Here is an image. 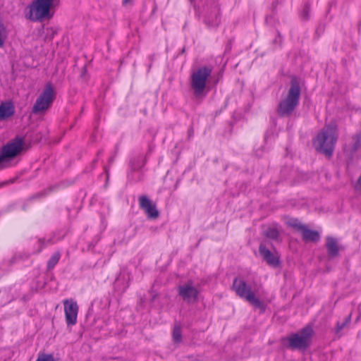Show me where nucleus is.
<instances>
[{"label": "nucleus", "instance_id": "nucleus-15", "mask_svg": "<svg viewBox=\"0 0 361 361\" xmlns=\"http://www.w3.org/2000/svg\"><path fill=\"white\" fill-rule=\"evenodd\" d=\"M14 114L13 105L10 102H4L0 105V119H5Z\"/></svg>", "mask_w": 361, "mask_h": 361}, {"label": "nucleus", "instance_id": "nucleus-28", "mask_svg": "<svg viewBox=\"0 0 361 361\" xmlns=\"http://www.w3.org/2000/svg\"><path fill=\"white\" fill-rule=\"evenodd\" d=\"M281 41H282L281 36L280 35V34H278V36H277V37L274 39V42H275L276 43L281 44Z\"/></svg>", "mask_w": 361, "mask_h": 361}, {"label": "nucleus", "instance_id": "nucleus-26", "mask_svg": "<svg viewBox=\"0 0 361 361\" xmlns=\"http://www.w3.org/2000/svg\"><path fill=\"white\" fill-rule=\"evenodd\" d=\"M354 148L355 149L361 147V132L354 137Z\"/></svg>", "mask_w": 361, "mask_h": 361}, {"label": "nucleus", "instance_id": "nucleus-6", "mask_svg": "<svg viewBox=\"0 0 361 361\" xmlns=\"http://www.w3.org/2000/svg\"><path fill=\"white\" fill-rule=\"evenodd\" d=\"M233 290L240 298L246 300L250 305L262 310H265L264 303L256 297L251 286L243 278H235L233 282Z\"/></svg>", "mask_w": 361, "mask_h": 361}, {"label": "nucleus", "instance_id": "nucleus-13", "mask_svg": "<svg viewBox=\"0 0 361 361\" xmlns=\"http://www.w3.org/2000/svg\"><path fill=\"white\" fill-rule=\"evenodd\" d=\"M325 247L329 259H334L339 255L341 245L337 238L333 236H327L326 238Z\"/></svg>", "mask_w": 361, "mask_h": 361}, {"label": "nucleus", "instance_id": "nucleus-29", "mask_svg": "<svg viewBox=\"0 0 361 361\" xmlns=\"http://www.w3.org/2000/svg\"><path fill=\"white\" fill-rule=\"evenodd\" d=\"M130 0H123V4L126 5L130 2Z\"/></svg>", "mask_w": 361, "mask_h": 361}, {"label": "nucleus", "instance_id": "nucleus-27", "mask_svg": "<svg viewBox=\"0 0 361 361\" xmlns=\"http://www.w3.org/2000/svg\"><path fill=\"white\" fill-rule=\"evenodd\" d=\"M222 75H223V71H219L218 73L217 78L214 82V84H217L218 83L219 79L222 77Z\"/></svg>", "mask_w": 361, "mask_h": 361}, {"label": "nucleus", "instance_id": "nucleus-8", "mask_svg": "<svg viewBox=\"0 0 361 361\" xmlns=\"http://www.w3.org/2000/svg\"><path fill=\"white\" fill-rule=\"evenodd\" d=\"M24 139L17 136L0 149V156L4 162L9 161L19 155L24 149Z\"/></svg>", "mask_w": 361, "mask_h": 361}, {"label": "nucleus", "instance_id": "nucleus-4", "mask_svg": "<svg viewBox=\"0 0 361 361\" xmlns=\"http://www.w3.org/2000/svg\"><path fill=\"white\" fill-rule=\"evenodd\" d=\"M55 0H33L27 7L25 16L32 22H42L53 16L51 9Z\"/></svg>", "mask_w": 361, "mask_h": 361}, {"label": "nucleus", "instance_id": "nucleus-3", "mask_svg": "<svg viewBox=\"0 0 361 361\" xmlns=\"http://www.w3.org/2000/svg\"><path fill=\"white\" fill-rule=\"evenodd\" d=\"M300 87L296 79H293L286 94L282 95L278 104L277 113L280 116H290L299 104Z\"/></svg>", "mask_w": 361, "mask_h": 361}, {"label": "nucleus", "instance_id": "nucleus-14", "mask_svg": "<svg viewBox=\"0 0 361 361\" xmlns=\"http://www.w3.org/2000/svg\"><path fill=\"white\" fill-rule=\"evenodd\" d=\"M139 203L141 209H144L149 219H156L159 216V212L156 206L153 204L151 200L146 196L142 195L139 197Z\"/></svg>", "mask_w": 361, "mask_h": 361}, {"label": "nucleus", "instance_id": "nucleus-16", "mask_svg": "<svg viewBox=\"0 0 361 361\" xmlns=\"http://www.w3.org/2000/svg\"><path fill=\"white\" fill-rule=\"evenodd\" d=\"M128 286V282L126 281V276L121 274L118 276L114 283L115 288L121 292L125 291Z\"/></svg>", "mask_w": 361, "mask_h": 361}, {"label": "nucleus", "instance_id": "nucleus-30", "mask_svg": "<svg viewBox=\"0 0 361 361\" xmlns=\"http://www.w3.org/2000/svg\"><path fill=\"white\" fill-rule=\"evenodd\" d=\"M132 167H133V169L134 170L137 169V167L133 166V165H132Z\"/></svg>", "mask_w": 361, "mask_h": 361}, {"label": "nucleus", "instance_id": "nucleus-18", "mask_svg": "<svg viewBox=\"0 0 361 361\" xmlns=\"http://www.w3.org/2000/svg\"><path fill=\"white\" fill-rule=\"evenodd\" d=\"M60 257L61 254L59 252H56L52 255L47 262V268L49 270L52 269L56 266V264L59 262Z\"/></svg>", "mask_w": 361, "mask_h": 361}, {"label": "nucleus", "instance_id": "nucleus-24", "mask_svg": "<svg viewBox=\"0 0 361 361\" xmlns=\"http://www.w3.org/2000/svg\"><path fill=\"white\" fill-rule=\"evenodd\" d=\"M173 338L176 343L181 341V329L179 326H175L173 331Z\"/></svg>", "mask_w": 361, "mask_h": 361}, {"label": "nucleus", "instance_id": "nucleus-7", "mask_svg": "<svg viewBox=\"0 0 361 361\" xmlns=\"http://www.w3.org/2000/svg\"><path fill=\"white\" fill-rule=\"evenodd\" d=\"M313 330L310 326H306L295 334L283 339V345L290 349H306L311 341Z\"/></svg>", "mask_w": 361, "mask_h": 361}, {"label": "nucleus", "instance_id": "nucleus-5", "mask_svg": "<svg viewBox=\"0 0 361 361\" xmlns=\"http://www.w3.org/2000/svg\"><path fill=\"white\" fill-rule=\"evenodd\" d=\"M56 94L54 85L51 82H47L32 108V113L41 114L46 112L52 106Z\"/></svg>", "mask_w": 361, "mask_h": 361}, {"label": "nucleus", "instance_id": "nucleus-22", "mask_svg": "<svg viewBox=\"0 0 361 361\" xmlns=\"http://www.w3.org/2000/svg\"><path fill=\"white\" fill-rule=\"evenodd\" d=\"M44 39L46 40H51L56 34V30L51 27L44 28Z\"/></svg>", "mask_w": 361, "mask_h": 361}, {"label": "nucleus", "instance_id": "nucleus-2", "mask_svg": "<svg viewBox=\"0 0 361 361\" xmlns=\"http://www.w3.org/2000/svg\"><path fill=\"white\" fill-rule=\"evenodd\" d=\"M338 139L337 128L335 124L326 125L313 140L316 150L331 156Z\"/></svg>", "mask_w": 361, "mask_h": 361}, {"label": "nucleus", "instance_id": "nucleus-20", "mask_svg": "<svg viewBox=\"0 0 361 361\" xmlns=\"http://www.w3.org/2000/svg\"><path fill=\"white\" fill-rule=\"evenodd\" d=\"M310 6L305 4L300 12V18L302 20H307L310 18Z\"/></svg>", "mask_w": 361, "mask_h": 361}, {"label": "nucleus", "instance_id": "nucleus-25", "mask_svg": "<svg viewBox=\"0 0 361 361\" xmlns=\"http://www.w3.org/2000/svg\"><path fill=\"white\" fill-rule=\"evenodd\" d=\"M36 361H55L52 354L39 353Z\"/></svg>", "mask_w": 361, "mask_h": 361}, {"label": "nucleus", "instance_id": "nucleus-12", "mask_svg": "<svg viewBox=\"0 0 361 361\" xmlns=\"http://www.w3.org/2000/svg\"><path fill=\"white\" fill-rule=\"evenodd\" d=\"M291 226L302 233V239L306 243H317L320 239V234L318 231L309 229L300 222L295 221L291 224Z\"/></svg>", "mask_w": 361, "mask_h": 361}, {"label": "nucleus", "instance_id": "nucleus-1", "mask_svg": "<svg viewBox=\"0 0 361 361\" xmlns=\"http://www.w3.org/2000/svg\"><path fill=\"white\" fill-rule=\"evenodd\" d=\"M212 71V66L206 65L192 70L190 85L195 98L203 99L207 96Z\"/></svg>", "mask_w": 361, "mask_h": 361}, {"label": "nucleus", "instance_id": "nucleus-9", "mask_svg": "<svg viewBox=\"0 0 361 361\" xmlns=\"http://www.w3.org/2000/svg\"><path fill=\"white\" fill-rule=\"evenodd\" d=\"M178 293L184 302L190 304L197 300L200 290L192 281H188L178 287Z\"/></svg>", "mask_w": 361, "mask_h": 361}, {"label": "nucleus", "instance_id": "nucleus-19", "mask_svg": "<svg viewBox=\"0 0 361 361\" xmlns=\"http://www.w3.org/2000/svg\"><path fill=\"white\" fill-rule=\"evenodd\" d=\"M264 235L270 239L276 240L279 233L278 230L275 227H269L265 231Z\"/></svg>", "mask_w": 361, "mask_h": 361}, {"label": "nucleus", "instance_id": "nucleus-11", "mask_svg": "<svg viewBox=\"0 0 361 361\" xmlns=\"http://www.w3.org/2000/svg\"><path fill=\"white\" fill-rule=\"evenodd\" d=\"M259 252L263 259L271 267H278L280 265L279 256L267 248L266 243L262 242L259 247Z\"/></svg>", "mask_w": 361, "mask_h": 361}, {"label": "nucleus", "instance_id": "nucleus-23", "mask_svg": "<svg viewBox=\"0 0 361 361\" xmlns=\"http://www.w3.org/2000/svg\"><path fill=\"white\" fill-rule=\"evenodd\" d=\"M350 322V316L347 317L343 322H338L335 328V333L338 334L340 331Z\"/></svg>", "mask_w": 361, "mask_h": 361}, {"label": "nucleus", "instance_id": "nucleus-17", "mask_svg": "<svg viewBox=\"0 0 361 361\" xmlns=\"http://www.w3.org/2000/svg\"><path fill=\"white\" fill-rule=\"evenodd\" d=\"M213 16L212 20L210 19V16L206 17L204 22L209 27H215L219 25L221 19L219 14L216 12L214 13Z\"/></svg>", "mask_w": 361, "mask_h": 361}, {"label": "nucleus", "instance_id": "nucleus-31", "mask_svg": "<svg viewBox=\"0 0 361 361\" xmlns=\"http://www.w3.org/2000/svg\"><path fill=\"white\" fill-rule=\"evenodd\" d=\"M190 1V3H193L195 1V0H189Z\"/></svg>", "mask_w": 361, "mask_h": 361}, {"label": "nucleus", "instance_id": "nucleus-21", "mask_svg": "<svg viewBox=\"0 0 361 361\" xmlns=\"http://www.w3.org/2000/svg\"><path fill=\"white\" fill-rule=\"evenodd\" d=\"M60 239V237H58L56 238H48V239H39L38 240V243H39V248L36 251V252H39L43 247V245H46V244H53V243H55L56 242H57Z\"/></svg>", "mask_w": 361, "mask_h": 361}, {"label": "nucleus", "instance_id": "nucleus-10", "mask_svg": "<svg viewBox=\"0 0 361 361\" xmlns=\"http://www.w3.org/2000/svg\"><path fill=\"white\" fill-rule=\"evenodd\" d=\"M66 322L68 326H73L77 323L78 305L72 299L63 301Z\"/></svg>", "mask_w": 361, "mask_h": 361}]
</instances>
